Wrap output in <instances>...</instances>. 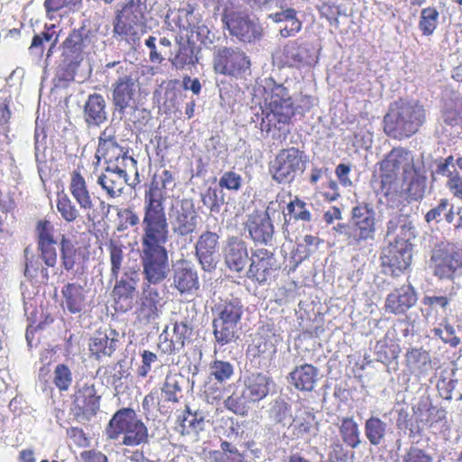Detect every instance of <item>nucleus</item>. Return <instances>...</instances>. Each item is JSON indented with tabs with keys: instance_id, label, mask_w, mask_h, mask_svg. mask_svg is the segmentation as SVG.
<instances>
[{
	"instance_id": "f257e3e1",
	"label": "nucleus",
	"mask_w": 462,
	"mask_h": 462,
	"mask_svg": "<svg viewBox=\"0 0 462 462\" xmlns=\"http://www.w3.org/2000/svg\"><path fill=\"white\" fill-rule=\"evenodd\" d=\"M164 194L154 182L144 194L143 235L142 247L164 246L169 237V222L165 216Z\"/></svg>"
},
{
	"instance_id": "f03ea898",
	"label": "nucleus",
	"mask_w": 462,
	"mask_h": 462,
	"mask_svg": "<svg viewBox=\"0 0 462 462\" xmlns=\"http://www.w3.org/2000/svg\"><path fill=\"white\" fill-rule=\"evenodd\" d=\"M426 121V112L417 101L399 100L393 103L383 117L385 134L398 140L416 134Z\"/></svg>"
},
{
	"instance_id": "7ed1b4c3",
	"label": "nucleus",
	"mask_w": 462,
	"mask_h": 462,
	"mask_svg": "<svg viewBox=\"0 0 462 462\" xmlns=\"http://www.w3.org/2000/svg\"><path fill=\"white\" fill-rule=\"evenodd\" d=\"M264 107L259 106L252 116V121H260V129L269 133L273 128L284 130L294 116V106L291 95L282 85L273 83L269 97L265 98Z\"/></svg>"
},
{
	"instance_id": "20e7f679",
	"label": "nucleus",
	"mask_w": 462,
	"mask_h": 462,
	"mask_svg": "<svg viewBox=\"0 0 462 462\" xmlns=\"http://www.w3.org/2000/svg\"><path fill=\"white\" fill-rule=\"evenodd\" d=\"M105 69H115L111 84V101L115 112L122 118L127 108L135 106V98L140 91L138 72L125 60L108 62Z\"/></svg>"
},
{
	"instance_id": "39448f33",
	"label": "nucleus",
	"mask_w": 462,
	"mask_h": 462,
	"mask_svg": "<svg viewBox=\"0 0 462 462\" xmlns=\"http://www.w3.org/2000/svg\"><path fill=\"white\" fill-rule=\"evenodd\" d=\"M145 6L140 0H125L113 22V36L135 45L146 32Z\"/></svg>"
},
{
	"instance_id": "423d86ee",
	"label": "nucleus",
	"mask_w": 462,
	"mask_h": 462,
	"mask_svg": "<svg viewBox=\"0 0 462 462\" xmlns=\"http://www.w3.org/2000/svg\"><path fill=\"white\" fill-rule=\"evenodd\" d=\"M217 316L212 321L216 342L225 346L238 338V323L243 313V304L238 298L222 300L216 306Z\"/></svg>"
},
{
	"instance_id": "0eeeda50",
	"label": "nucleus",
	"mask_w": 462,
	"mask_h": 462,
	"mask_svg": "<svg viewBox=\"0 0 462 462\" xmlns=\"http://www.w3.org/2000/svg\"><path fill=\"white\" fill-rule=\"evenodd\" d=\"M107 434L113 439L123 434L122 444L132 447L147 443L149 438L147 427L131 408H124L115 413L109 421Z\"/></svg>"
},
{
	"instance_id": "6e6552de",
	"label": "nucleus",
	"mask_w": 462,
	"mask_h": 462,
	"mask_svg": "<svg viewBox=\"0 0 462 462\" xmlns=\"http://www.w3.org/2000/svg\"><path fill=\"white\" fill-rule=\"evenodd\" d=\"M168 221L178 240L192 242L199 216L191 199H175L168 208Z\"/></svg>"
},
{
	"instance_id": "1a4fd4ad",
	"label": "nucleus",
	"mask_w": 462,
	"mask_h": 462,
	"mask_svg": "<svg viewBox=\"0 0 462 462\" xmlns=\"http://www.w3.org/2000/svg\"><path fill=\"white\" fill-rule=\"evenodd\" d=\"M69 190L79 208L86 213L88 221L93 226L107 217L111 205L99 198L91 197L86 180L79 171H74L71 174Z\"/></svg>"
},
{
	"instance_id": "9d476101",
	"label": "nucleus",
	"mask_w": 462,
	"mask_h": 462,
	"mask_svg": "<svg viewBox=\"0 0 462 462\" xmlns=\"http://www.w3.org/2000/svg\"><path fill=\"white\" fill-rule=\"evenodd\" d=\"M92 42L91 30L86 26L74 29L61 44L60 66L74 73L85 57V49Z\"/></svg>"
},
{
	"instance_id": "9b49d317",
	"label": "nucleus",
	"mask_w": 462,
	"mask_h": 462,
	"mask_svg": "<svg viewBox=\"0 0 462 462\" xmlns=\"http://www.w3.org/2000/svg\"><path fill=\"white\" fill-rule=\"evenodd\" d=\"M221 20L229 33L241 42H253L261 40L263 36L260 23L252 20L246 12L236 7H226Z\"/></svg>"
},
{
	"instance_id": "f8f14e48",
	"label": "nucleus",
	"mask_w": 462,
	"mask_h": 462,
	"mask_svg": "<svg viewBox=\"0 0 462 462\" xmlns=\"http://www.w3.org/2000/svg\"><path fill=\"white\" fill-rule=\"evenodd\" d=\"M306 166V156L298 148L282 149L270 163V173L279 183H290L302 173Z\"/></svg>"
},
{
	"instance_id": "ddd939ff",
	"label": "nucleus",
	"mask_w": 462,
	"mask_h": 462,
	"mask_svg": "<svg viewBox=\"0 0 462 462\" xmlns=\"http://www.w3.org/2000/svg\"><path fill=\"white\" fill-rule=\"evenodd\" d=\"M141 263L144 282L156 285L168 277L169 256L164 246L142 247Z\"/></svg>"
},
{
	"instance_id": "4468645a",
	"label": "nucleus",
	"mask_w": 462,
	"mask_h": 462,
	"mask_svg": "<svg viewBox=\"0 0 462 462\" xmlns=\"http://www.w3.org/2000/svg\"><path fill=\"white\" fill-rule=\"evenodd\" d=\"M375 210L369 203H358L351 210V225L353 228V241L356 248L365 247L375 236Z\"/></svg>"
},
{
	"instance_id": "2eb2a0df",
	"label": "nucleus",
	"mask_w": 462,
	"mask_h": 462,
	"mask_svg": "<svg viewBox=\"0 0 462 462\" xmlns=\"http://www.w3.org/2000/svg\"><path fill=\"white\" fill-rule=\"evenodd\" d=\"M430 260L435 276L452 280L462 267V252L453 245L440 243L433 248Z\"/></svg>"
},
{
	"instance_id": "dca6fc26",
	"label": "nucleus",
	"mask_w": 462,
	"mask_h": 462,
	"mask_svg": "<svg viewBox=\"0 0 462 462\" xmlns=\"http://www.w3.org/2000/svg\"><path fill=\"white\" fill-rule=\"evenodd\" d=\"M214 66L221 74L237 77L250 71L251 62L242 51L223 47L215 54Z\"/></svg>"
},
{
	"instance_id": "f3484780",
	"label": "nucleus",
	"mask_w": 462,
	"mask_h": 462,
	"mask_svg": "<svg viewBox=\"0 0 462 462\" xmlns=\"http://www.w3.org/2000/svg\"><path fill=\"white\" fill-rule=\"evenodd\" d=\"M274 202H270L264 212H254L248 216L245 223L246 229L252 240L256 244L264 245H272L274 235V226L271 219V210L273 208Z\"/></svg>"
},
{
	"instance_id": "a211bd4d",
	"label": "nucleus",
	"mask_w": 462,
	"mask_h": 462,
	"mask_svg": "<svg viewBox=\"0 0 462 462\" xmlns=\"http://www.w3.org/2000/svg\"><path fill=\"white\" fill-rule=\"evenodd\" d=\"M219 235L212 231H204L199 236L195 251L201 268L208 273L217 269L219 263Z\"/></svg>"
},
{
	"instance_id": "6ab92c4d",
	"label": "nucleus",
	"mask_w": 462,
	"mask_h": 462,
	"mask_svg": "<svg viewBox=\"0 0 462 462\" xmlns=\"http://www.w3.org/2000/svg\"><path fill=\"white\" fill-rule=\"evenodd\" d=\"M411 251L412 245L389 244L381 256L383 272L393 276L400 275L411 263Z\"/></svg>"
},
{
	"instance_id": "aec40b11",
	"label": "nucleus",
	"mask_w": 462,
	"mask_h": 462,
	"mask_svg": "<svg viewBox=\"0 0 462 462\" xmlns=\"http://www.w3.org/2000/svg\"><path fill=\"white\" fill-rule=\"evenodd\" d=\"M277 268V262L273 252L264 248L256 249L250 257V265L246 276L259 284H264L273 271Z\"/></svg>"
},
{
	"instance_id": "412c9836",
	"label": "nucleus",
	"mask_w": 462,
	"mask_h": 462,
	"mask_svg": "<svg viewBox=\"0 0 462 462\" xmlns=\"http://www.w3.org/2000/svg\"><path fill=\"white\" fill-rule=\"evenodd\" d=\"M192 334V328L189 320L185 319L174 324L172 334L164 330L159 337L158 347L162 352L171 355L183 350L185 342Z\"/></svg>"
},
{
	"instance_id": "4be33fe9",
	"label": "nucleus",
	"mask_w": 462,
	"mask_h": 462,
	"mask_svg": "<svg viewBox=\"0 0 462 462\" xmlns=\"http://www.w3.org/2000/svg\"><path fill=\"white\" fill-rule=\"evenodd\" d=\"M223 257L228 270L241 273L250 261L246 243L236 236L229 237L223 248Z\"/></svg>"
},
{
	"instance_id": "5701e85b",
	"label": "nucleus",
	"mask_w": 462,
	"mask_h": 462,
	"mask_svg": "<svg viewBox=\"0 0 462 462\" xmlns=\"http://www.w3.org/2000/svg\"><path fill=\"white\" fill-rule=\"evenodd\" d=\"M138 280L136 272L125 273L120 280H116L113 296L119 310L126 311L133 307Z\"/></svg>"
},
{
	"instance_id": "b1692460",
	"label": "nucleus",
	"mask_w": 462,
	"mask_h": 462,
	"mask_svg": "<svg viewBox=\"0 0 462 462\" xmlns=\"http://www.w3.org/2000/svg\"><path fill=\"white\" fill-rule=\"evenodd\" d=\"M128 181V174L118 165L107 166L97 180V183L111 198H118Z\"/></svg>"
},
{
	"instance_id": "393cba45",
	"label": "nucleus",
	"mask_w": 462,
	"mask_h": 462,
	"mask_svg": "<svg viewBox=\"0 0 462 462\" xmlns=\"http://www.w3.org/2000/svg\"><path fill=\"white\" fill-rule=\"evenodd\" d=\"M171 279V286L180 294H192L199 288L198 272L186 262L174 266Z\"/></svg>"
},
{
	"instance_id": "a878e982",
	"label": "nucleus",
	"mask_w": 462,
	"mask_h": 462,
	"mask_svg": "<svg viewBox=\"0 0 462 462\" xmlns=\"http://www.w3.org/2000/svg\"><path fill=\"white\" fill-rule=\"evenodd\" d=\"M106 102L101 94L88 97L83 107V118L88 127H98L107 120Z\"/></svg>"
},
{
	"instance_id": "bb28decb",
	"label": "nucleus",
	"mask_w": 462,
	"mask_h": 462,
	"mask_svg": "<svg viewBox=\"0 0 462 462\" xmlns=\"http://www.w3.org/2000/svg\"><path fill=\"white\" fill-rule=\"evenodd\" d=\"M314 49L308 42L299 40L289 42L283 49L286 62L291 67L311 65L315 62Z\"/></svg>"
},
{
	"instance_id": "cd10ccee",
	"label": "nucleus",
	"mask_w": 462,
	"mask_h": 462,
	"mask_svg": "<svg viewBox=\"0 0 462 462\" xmlns=\"http://www.w3.org/2000/svg\"><path fill=\"white\" fill-rule=\"evenodd\" d=\"M417 302V294L411 285H404L390 293L386 299V310L394 314H402Z\"/></svg>"
},
{
	"instance_id": "c85d7f7f",
	"label": "nucleus",
	"mask_w": 462,
	"mask_h": 462,
	"mask_svg": "<svg viewBox=\"0 0 462 462\" xmlns=\"http://www.w3.org/2000/svg\"><path fill=\"white\" fill-rule=\"evenodd\" d=\"M178 51L174 57H169L171 64L177 69H184L187 66L195 65L199 62V48L196 45L193 37H188L183 41L182 37L176 38Z\"/></svg>"
},
{
	"instance_id": "c756f323",
	"label": "nucleus",
	"mask_w": 462,
	"mask_h": 462,
	"mask_svg": "<svg viewBox=\"0 0 462 462\" xmlns=\"http://www.w3.org/2000/svg\"><path fill=\"white\" fill-rule=\"evenodd\" d=\"M100 396L97 395V391L93 383H86L75 393L76 407L87 417L96 415L99 410Z\"/></svg>"
},
{
	"instance_id": "7c9ffc66",
	"label": "nucleus",
	"mask_w": 462,
	"mask_h": 462,
	"mask_svg": "<svg viewBox=\"0 0 462 462\" xmlns=\"http://www.w3.org/2000/svg\"><path fill=\"white\" fill-rule=\"evenodd\" d=\"M272 380L266 374L256 373L251 374L244 380L243 389L246 393V398L252 402L264 399L270 392Z\"/></svg>"
},
{
	"instance_id": "2f4dec72",
	"label": "nucleus",
	"mask_w": 462,
	"mask_h": 462,
	"mask_svg": "<svg viewBox=\"0 0 462 462\" xmlns=\"http://www.w3.org/2000/svg\"><path fill=\"white\" fill-rule=\"evenodd\" d=\"M319 369L312 365L304 364L296 366L290 373L291 383L300 391L311 392L318 381Z\"/></svg>"
},
{
	"instance_id": "473e14b6",
	"label": "nucleus",
	"mask_w": 462,
	"mask_h": 462,
	"mask_svg": "<svg viewBox=\"0 0 462 462\" xmlns=\"http://www.w3.org/2000/svg\"><path fill=\"white\" fill-rule=\"evenodd\" d=\"M116 333L110 329L109 332L97 331L90 338L89 350L97 358L102 356H110L117 346L118 340L116 338Z\"/></svg>"
},
{
	"instance_id": "72a5a7b5",
	"label": "nucleus",
	"mask_w": 462,
	"mask_h": 462,
	"mask_svg": "<svg viewBox=\"0 0 462 462\" xmlns=\"http://www.w3.org/2000/svg\"><path fill=\"white\" fill-rule=\"evenodd\" d=\"M189 378L181 374H169L161 388L163 400L177 403L182 394L183 388L189 384Z\"/></svg>"
},
{
	"instance_id": "f704fd0d",
	"label": "nucleus",
	"mask_w": 462,
	"mask_h": 462,
	"mask_svg": "<svg viewBox=\"0 0 462 462\" xmlns=\"http://www.w3.org/2000/svg\"><path fill=\"white\" fill-rule=\"evenodd\" d=\"M403 180L409 181L408 190L415 199L423 197L424 179L420 176V169L414 164L413 155L411 153V161H405L402 165Z\"/></svg>"
},
{
	"instance_id": "c9c22d12",
	"label": "nucleus",
	"mask_w": 462,
	"mask_h": 462,
	"mask_svg": "<svg viewBox=\"0 0 462 462\" xmlns=\"http://www.w3.org/2000/svg\"><path fill=\"white\" fill-rule=\"evenodd\" d=\"M23 253L25 257V277L30 280L37 279L39 282L46 284L50 280V274L48 269L42 266L41 256L33 254L29 246L24 249Z\"/></svg>"
},
{
	"instance_id": "e433bc0d",
	"label": "nucleus",
	"mask_w": 462,
	"mask_h": 462,
	"mask_svg": "<svg viewBox=\"0 0 462 462\" xmlns=\"http://www.w3.org/2000/svg\"><path fill=\"white\" fill-rule=\"evenodd\" d=\"M64 308L72 314H79L85 309V294L83 287L76 283H68L62 288Z\"/></svg>"
},
{
	"instance_id": "4c0bfd02",
	"label": "nucleus",
	"mask_w": 462,
	"mask_h": 462,
	"mask_svg": "<svg viewBox=\"0 0 462 462\" xmlns=\"http://www.w3.org/2000/svg\"><path fill=\"white\" fill-rule=\"evenodd\" d=\"M269 18L275 23H285L284 27L280 30V34L283 38L293 36L301 29V23L297 18L294 9L270 14Z\"/></svg>"
},
{
	"instance_id": "58836bf2",
	"label": "nucleus",
	"mask_w": 462,
	"mask_h": 462,
	"mask_svg": "<svg viewBox=\"0 0 462 462\" xmlns=\"http://www.w3.org/2000/svg\"><path fill=\"white\" fill-rule=\"evenodd\" d=\"M388 425L378 417L372 416L365 423V435L373 446H380L384 442Z\"/></svg>"
},
{
	"instance_id": "ea45409f",
	"label": "nucleus",
	"mask_w": 462,
	"mask_h": 462,
	"mask_svg": "<svg viewBox=\"0 0 462 462\" xmlns=\"http://www.w3.org/2000/svg\"><path fill=\"white\" fill-rule=\"evenodd\" d=\"M127 152L124 151V148L121 147L116 140H112L111 142H107L102 143L101 145H97L96 158L99 161L100 158H104L106 161L111 162L112 160H118L120 157L123 161H129L133 165L136 164V161L131 157L127 156Z\"/></svg>"
},
{
	"instance_id": "a19ab883",
	"label": "nucleus",
	"mask_w": 462,
	"mask_h": 462,
	"mask_svg": "<svg viewBox=\"0 0 462 462\" xmlns=\"http://www.w3.org/2000/svg\"><path fill=\"white\" fill-rule=\"evenodd\" d=\"M146 282H143V311H147L146 317L149 320H155L159 317L157 303L160 300V294L157 289Z\"/></svg>"
},
{
	"instance_id": "79ce46f5",
	"label": "nucleus",
	"mask_w": 462,
	"mask_h": 462,
	"mask_svg": "<svg viewBox=\"0 0 462 462\" xmlns=\"http://www.w3.org/2000/svg\"><path fill=\"white\" fill-rule=\"evenodd\" d=\"M313 209L312 203L305 202L297 197L287 204L290 219L310 222L313 219Z\"/></svg>"
},
{
	"instance_id": "37998d69",
	"label": "nucleus",
	"mask_w": 462,
	"mask_h": 462,
	"mask_svg": "<svg viewBox=\"0 0 462 462\" xmlns=\"http://www.w3.org/2000/svg\"><path fill=\"white\" fill-rule=\"evenodd\" d=\"M55 35L56 32L54 27H49L43 32L34 34L32 40V43L29 47L30 55L33 56L37 60L42 58L45 43H50L52 41L55 42Z\"/></svg>"
},
{
	"instance_id": "c03bdc74",
	"label": "nucleus",
	"mask_w": 462,
	"mask_h": 462,
	"mask_svg": "<svg viewBox=\"0 0 462 462\" xmlns=\"http://www.w3.org/2000/svg\"><path fill=\"white\" fill-rule=\"evenodd\" d=\"M249 402H252L246 398L245 390L243 388L241 390L236 388V390L225 400V407L237 415L245 416L248 412L247 404Z\"/></svg>"
},
{
	"instance_id": "a18cd8bd",
	"label": "nucleus",
	"mask_w": 462,
	"mask_h": 462,
	"mask_svg": "<svg viewBox=\"0 0 462 462\" xmlns=\"http://www.w3.org/2000/svg\"><path fill=\"white\" fill-rule=\"evenodd\" d=\"M411 161V152L403 149V148H394L393 149L386 158L381 162V171H395L398 170L403 165L405 161Z\"/></svg>"
},
{
	"instance_id": "49530a36",
	"label": "nucleus",
	"mask_w": 462,
	"mask_h": 462,
	"mask_svg": "<svg viewBox=\"0 0 462 462\" xmlns=\"http://www.w3.org/2000/svg\"><path fill=\"white\" fill-rule=\"evenodd\" d=\"M60 245L62 265L67 271L72 270L76 263L79 248L64 235L61 236Z\"/></svg>"
},
{
	"instance_id": "de8ad7c7",
	"label": "nucleus",
	"mask_w": 462,
	"mask_h": 462,
	"mask_svg": "<svg viewBox=\"0 0 462 462\" xmlns=\"http://www.w3.org/2000/svg\"><path fill=\"white\" fill-rule=\"evenodd\" d=\"M340 434L345 443L351 448H356L359 443V429L352 418H344L340 427Z\"/></svg>"
},
{
	"instance_id": "09e8293b",
	"label": "nucleus",
	"mask_w": 462,
	"mask_h": 462,
	"mask_svg": "<svg viewBox=\"0 0 462 462\" xmlns=\"http://www.w3.org/2000/svg\"><path fill=\"white\" fill-rule=\"evenodd\" d=\"M201 201L210 213H218L225 204V194L222 189L210 187L201 194Z\"/></svg>"
},
{
	"instance_id": "8fccbe9b",
	"label": "nucleus",
	"mask_w": 462,
	"mask_h": 462,
	"mask_svg": "<svg viewBox=\"0 0 462 462\" xmlns=\"http://www.w3.org/2000/svg\"><path fill=\"white\" fill-rule=\"evenodd\" d=\"M439 14L433 7H427L421 10L419 28L424 35H431L435 31Z\"/></svg>"
},
{
	"instance_id": "3c124183",
	"label": "nucleus",
	"mask_w": 462,
	"mask_h": 462,
	"mask_svg": "<svg viewBox=\"0 0 462 462\" xmlns=\"http://www.w3.org/2000/svg\"><path fill=\"white\" fill-rule=\"evenodd\" d=\"M403 222L397 233L389 239V244L411 245V240L415 237V226L408 217Z\"/></svg>"
},
{
	"instance_id": "603ef678",
	"label": "nucleus",
	"mask_w": 462,
	"mask_h": 462,
	"mask_svg": "<svg viewBox=\"0 0 462 462\" xmlns=\"http://www.w3.org/2000/svg\"><path fill=\"white\" fill-rule=\"evenodd\" d=\"M245 183V180L241 173L235 171H226L223 172L218 180V185L222 189L237 192L241 189Z\"/></svg>"
},
{
	"instance_id": "864d4df0",
	"label": "nucleus",
	"mask_w": 462,
	"mask_h": 462,
	"mask_svg": "<svg viewBox=\"0 0 462 462\" xmlns=\"http://www.w3.org/2000/svg\"><path fill=\"white\" fill-rule=\"evenodd\" d=\"M57 209L67 222H74L79 217V211L67 195L59 197Z\"/></svg>"
},
{
	"instance_id": "5fc2aeb1",
	"label": "nucleus",
	"mask_w": 462,
	"mask_h": 462,
	"mask_svg": "<svg viewBox=\"0 0 462 462\" xmlns=\"http://www.w3.org/2000/svg\"><path fill=\"white\" fill-rule=\"evenodd\" d=\"M72 383V373L64 364H59L53 373V383L60 391H68Z\"/></svg>"
},
{
	"instance_id": "6e6d98bb",
	"label": "nucleus",
	"mask_w": 462,
	"mask_h": 462,
	"mask_svg": "<svg viewBox=\"0 0 462 462\" xmlns=\"http://www.w3.org/2000/svg\"><path fill=\"white\" fill-rule=\"evenodd\" d=\"M210 374L218 383H225L234 374V366L226 361L216 360L210 365Z\"/></svg>"
},
{
	"instance_id": "4d7b16f0",
	"label": "nucleus",
	"mask_w": 462,
	"mask_h": 462,
	"mask_svg": "<svg viewBox=\"0 0 462 462\" xmlns=\"http://www.w3.org/2000/svg\"><path fill=\"white\" fill-rule=\"evenodd\" d=\"M108 252L111 263V279L117 280L122 268L124 252L121 245L113 241H111L108 245Z\"/></svg>"
},
{
	"instance_id": "13d9d810",
	"label": "nucleus",
	"mask_w": 462,
	"mask_h": 462,
	"mask_svg": "<svg viewBox=\"0 0 462 462\" xmlns=\"http://www.w3.org/2000/svg\"><path fill=\"white\" fill-rule=\"evenodd\" d=\"M82 0H45L44 7L48 15L65 9V13L76 10Z\"/></svg>"
},
{
	"instance_id": "bf43d9fd",
	"label": "nucleus",
	"mask_w": 462,
	"mask_h": 462,
	"mask_svg": "<svg viewBox=\"0 0 462 462\" xmlns=\"http://www.w3.org/2000/svg\"><path fill=\"white\" fill-rule=\"evenodd\" d=\"M289 411V406L285 402L276 400L270 409V416L276 423L286 425L291 420Z\"/></svg>"
},
{
	"instance_id": "052dcab7",
	"label": "nucleus",
	"mask_w": 462,
	"mask_h": 462,
	"mask_svg": "<svg viewBox=\"0 0 462 462\" xmlns=\"http://www.w3.org/2000/svg\"><path fill=\"white\" fill-rule=\"evenodd\" d=\"M56 242L38 244L37 248L42 261L48 267H54L57 263Z\"/></svg>"
},
{
	"instance_id": "680f3d73",
	"label": "nucleus",
	"mask_w": 462,
	"mask_h": 462,
	"mask_svg": "<svg viewBox=\"0 0 462 462\" xmlns=\"http://www.w3.org/2000/svg\"><path fill=\"white\" fill-rule=\"evenodd\" d=\"M38 244L56 242L54 239V226L49 220H40L36 226Z\"/></svg>"
},
{
	"instance_id": "e2e57ef3",
	"label": "nucleus",
	"mask_w": 462,
	"mask_h": 462,
	"mask_svg": "<svg viewBox=\"0 0 462 462\" xmlns=\"http://www.w3.org/2000/svg\"><path fill=\"white\" fill-rule=\"evenodd\" d=\"M435 336L439 337L445 343L456 347L460 344V338L456 336V330L453 326L445 323L444 328H435L433 330Z\"/></svg>"
},
{
	"instance_id": "0e129e2a",
	"label": "nucleus",
	"mask_w": 462,
	"mask_h": 462,
	"mask_svg": "<svg viewBox=\"0 0 462 462\" xmlns=\"http://www.w3.org/2000/svg\"><path fill=\"white\" fill-rule=\"evenodd\" d=\"M189 37H193L195 42H200L201 44L208 47L213 42L215 35L206 25H199L190 30V35Z\"/></svg>"
},
{
	"instance_id": "69168bd1",
	"label": "nucleus",
	"mask_w": 462,
	"mask_h": 462,
	"mask_svg": "<svg viewBox=\"0 0 462 462\" xmlns=\"http://www.w3.org/2000/svg\"><path fill=\"white\" fill-rule=\"evenodd\" d=\"M186 411L189 415L183 418L181 427L189 428L193 430H201L204 422L202 412L196 411L192 413L189 406L186 407Z\"/></svg>"
},
{
	"instance_id": "338daca9",
	"label": "nucleus",
	"mask_w": 462,
	"mask_h": 462,
	"mask_svg": "<svg viewBox=\"0 0 462 462\" xmlns=\"http://www.w3.org/2000/svg\"><path fill=\"white\" fill-rule=\"evenodd\" d=\"M448 206V199H441L436 207L432 208L426 213L425 221L427 223H430L432 221L439 223L442 220V217L444 216V213L447 211Z\"/></svg>"
},
{
	"instance_id": "774afa93",
	"label": "nucleus",
	"mask_w": 462,
	"mask_h": 462,
	"mask_svg": "<svg viewBox=\"0 0 462 462\" xmlns=\"http://www.w3.org/2000/svg\"><path fill=\"white\" fill-rule=\"evenodd\" d=\"M403 462H432V457L422 449L411 447L404 456Z\"/></svg>"
}]
</instances>
